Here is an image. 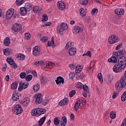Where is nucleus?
<instances>
[{"label":"nucleus","instance_id":"nucleus-1","mask_svg":"<svg viewBox=\"0 0 126 126\" xmlns=\"http://www.w3.org/2000/svg\"><path fill=\"white\" fill-rule=\"evenodd\" d=\"M125 86H126V80L125 78L122 77L120 80L118 81L115 85L116 91L120 92L121 90L124 89Z\"/></svg>","mask_w":126,"mask_h":126},{"label":"nucleus","instance_id":"nucleus-2","mask_svg":"<svg viewBox=\"0 0 126 126\" xmlns=\"http://www.w3.org/2000/svg\"><path fill=\"white\" fill-rule=\"evenodd\" d=\"M67 28H68V26H67V24L64 23H62L60 25H58L57 26V33L60 35H63V33L64 30H66Z\"/></svg>","mask_w":126,"mask_h":126},{"label":"nucleus","instance_id":"nucleus-3","mask_svg":"<svg viewBox=\"0 0 126 126\" xmlns=\"http://www.w3.org/2000/svg\"><path fill=\"white\" fill-rule=\"evenodd\" d=\"M11 29L13 33L16 35L19 32H20V31L22 30V26L19 24L16 23L12 26Z\"/></svg>","mask_w":126,"mask_h":126},{"label":"nucleus","instance_id":"nucleus-4","mask_svg":"<svg viewBox=\"0 0 126 126\" xmlns=\"http://www.w3.org/2000/svg\"><path fill=\"white\" fill-rule=\"evenodd\" d=\"M12 112L14 114L16 115H19L23 112V110H22V107H21V105L20 104H18L14 106L12 108Z\"/></svg>","mask_w":126,"mask_h":126},{"label":"nucleus","instance_id":"nucleus-5","mask_svg":"<svg viewBox=\"0 0 126 126\" xmlns=\"http://www.w3.org/2000/svg\"><path fill=\"white\" fill-rule=\"evenodd\" d=\"M119 41H120V38L115 34L111 35L108 38V43L109 44H115V43H118Z\"/></svg>","mask_w":126,"mask_h":126},{"label":"nucleus","instance_id":"nucleus-6","mask_svg":"<svg viewBox=\"0 0 126 126\" xmlns=\"http://www.w3.org/2000/svg\"><path fill=\"white\" fill-rule=\"evenodd\" d=\"M118 59H119V52H114L113 53V56L108 59V62L109 63H116L118 62Z\"/></svg>","mask_w":126,"mask_h":126},{"label":"nucleus","instance_id":"nucleus-7","mask_svg":"<svg viewBox=\"0 0 126 126\" xmlns=\"http://www.w3.org/2000/svg\"><path fill=\"white\" fill-rule=\"evenodd\" d=\"M116 64H115L113 68V71L116 73L120 72L123 70V69H125V67L123 66H121L120 63H117L116 62Z\"/></svg>","mask_w":126,"mask_h":126},{"label":"nucleus","instance_id":"nucleus-8","mask_svg":"<svg viewBox=\"0 0 126 126\" xmlns=\"http://www.w3.org/2000/svg\"><path fill=\"white\" fill-rule=\"evenodd\" d=\"M117 63L120 64L121 66H123L125 68L126 65V57L125 56L120 57V58L118 59Z\"/></svg>","mask_w":126,"mask_h":126},{"label":"nucleus","instance_id":"nucleus-9","mask_svg":"<svg viewBox=\"0 0 126 126\" xmlns=\"http://www.w3.org/2000/svg\"><path fill=\"white\" fill-rule=\"evenodd\" d=\"M6 61L8 63L11 65L12 68H14V69H16V68H17V64L14 63L13 59L11 58H7Z\"/></svg>","mask_w":126,"mask_h":126},{"label":"nucleus","instance_id":"nucleus-10","mask_svg":"<svg viewBox=\"0 0 126 126\" xmlns=\"http://www.w3.org/2000/svg\"><path fill=\"white\" fill-rule=\"evenodd\" d=\"M14 14V9L11 8L7 11L6 13V19H10Z\"/></svg>","mask_w":126,"mask_h":126},{"label":"nucleus","instance_id":"nucleus-11","mask_svg":"<svg viewBox=\"0 0 126 126\" xmlns=\"http://www.w3.org/2000/svg\"><path fill=\"white\" fill-rule=\"evenodd\" d=\"M40 47L38 46H36L33 49L32 54L35 57H38L40 55Z\"/></svg>","mask_w":126,"mask_h":126},{"label":"nucleus","instance_id":"nucleus-12","mask_svg":"<svg viewBox=\"0 0 126 126\" xmlns=\"http://www.w3.org/2000/svg\"><path fill=\"white\" fill-rule=\"evenodd\" d=\"M57 6L60 10H64L65 9V4L62 1H59L57 2Z\"/></svg>","mask_w":126,"mask_h":126},{"label":"nucleus","instance_id":"nucleus-13","mask_svg":"<svg viewBox=\"0 0 126 126\" xmlns=\"http://www.w3.org/2000/svg\"><path fill=\"white\" fill-rule=\"evenodd\" d=\"M29 103H30V99H29L28 97H27L23 99L21 102V104L23 107H27V106L29 105Z\"/></svg>","mask_w":126,"mask_h":126},{"label":"nucleus","instance_id":"nucleus-14","mask_svg":"<svg viewBox=\"0 0 126 126\" xmlns=\"http://www.w3.org/2000/svg\"><path fill=\"white\" fill-rule=\"evenodd\" d=\"M68 104V98H64L63 99L61 100L59 103V106H64L65 105H67Z\"/></svg>","mask_w":126,"mask_h":126},{"label":"nucleus","instance_id":"nucleus-15","mask_svg":"<svg viewBox=\"0 0 126 126\" xmlns=\"http://www.w3.org/2000/svg\"><path fill=\"white\" fill-rule=\"evenodd\" d=\"M81 32V28L79 26H74L73 28V32L74 34H77Z\"/></svg>","mask_w":126,"mask_h":126},{"label":"nucleus","instance_id":"nucleus-16","mask_svg":"<svg viewBox=\"0 0 126 126\" xmlns=\"http://www.w3.org/2000/svg\"><path fill=\"white\" fill-rule=\"evenodd\" d=\"M12 98L13 101H18L19 100V94L17 92H14L13 93Z\"/></svg>","mask_w":126,"mask_h":126},{"label":"nucleus","instance_id":"nucleus-17","mask_svg":"<svg viewBox=\"0 0 126 126\" xmlns=\"http://www.w3.org/2000/svg\"><path fill=\"white\" fill-rule=\"evenodd\" d=\"M75 54H76V48L71 47L69 49V55H70V56H75Z\"/></svg>","mask_w":126,"mask_h":126},{"label":"nucleus","instance_id":"nucleus-18","mask_svg":"<svg viewBox=\"0 0 126 126\" xmlns=\"http://www.w3.org/2000/svg\"><path fill=\"white\" fill-rule=\"evenodd\" d=\"M56 82L57 85H59V84L61 83L63 84L64 82V80L63 79V78L61 76H60L57 77V80H56Z\"/></svg>","mask_w":126,"mask_h":126},{"label":"nucleus","instance_id":"nucleus-19","mask_svg":"<svg viewBox=\"0 0 126 126\" xmlns=\"http://www.w3.org/2000/svg\"><path fill=\"white\" fill-rule=\"evenodd\" d=\"M51 46L53 48H54V47H55L54 36L52 37L51 42V41H48L47 42V47H51Z\"/></svg>","mask_w":126,"mask_h":126},{"label":"nucleus","instance_id":"nucleus-20","mask_svg":"<svg viewBox=\"0 0 126 126\" xmlns=\"http://www.w3.org/2000/svg\"><path fill=\"white\" fill-rule=\"evenodd\" d=\"M20 14L22 15V16H24V15H26L27 14V9L24 7H22L20 8Z\"/></svg>","mask_w":126,"mask_h":126},{"label":"nucleus","instance_id":"nucleus-21","mask_svg":"<svg viewBox=\"0 0 126 126\" xmlns=\"http://www.w3.org/2000/svg\"><path fill=\"white\" fill-rule=\"evenodd\" d=\"M32 116H35V117H39L40 114H39V110L38 108H35L32 110Z\"/></svg>","mask_w":126,"mask_h":126},{"label":"nucleus","instance_id":"nucleus-22","mask_svg":"<svg viewBox=\"0 0 126 126\" xmlns=\"http://www.w3.org/2000/svg\"><path fill=\"white\" fill-rule=\"evenodd\" d=\"M16 58L18 59L19 61H24V60H25V55L20 53L17 55Z\"/></svg>","mask_w":126,"mask_h":126},{"label":"nucleus","instance_id":"nucleus-23","mask_svg":"<svg viewBox=\"0 0 126 126\" xmlns=\"http://www.w3.org/2000/svg\"><path fill=\"white\" fill-rule=\"evenodd\" d=\"M10 44V40L9 39V37H6L3 41V44L4 46H9Z\"/></svg>","mask_w":126,"mask_h":126},{"label":"nucleus","instance_id":"nucleus-24","mask_svg":"<svg viewBox=\"0 0 126 126\" xmlns=\"http://www.w3.org/2000/svg\"><path fill=\"white\" fill-rule=\"evenodd\" d=\"M82 67H83V66L80 65H77L75 68V73H80V72H81V70H82Z\"/></svg>","mask_w":126,"mask_h":126},{"label":"nucleus","instance_id":"nucleus-25","mask_svg":"<svg viewBox=\"0 0 126 126\" xmlns=\"http://www.w3.org/2000/svg\"><path fill=\"white\" fill-rule=\"evenodd\" d=\"M10 51H11V49L9 48H6V49H3V52L4 53V55L5 56H9L10 55Z\"/></svg>","mask_w":126,"mask_h":126},{"label":"nucleus","instance_id":"nucleus-26","mask_svg":"<svg viewBox=\"0 0 126 126\" xmlns=\"http://www.w3.org/2000/svg\"><path fill=\"white\" fill-rule=\"evenodd\" d=\"M17 86H18V83L17 82H14L11 86V90H15L17 88Z\"/></svg>","mask_w":126,"mask_h":126},{"label":"nucleus","instance_id":"nucleus-27","mask_svg":"<svg viewBox=\"0 0 126 126\" xmlns=\"http://www.w3.org/2000/svg\"><path fill=\"white\" fill-rule=\"evenodd\" d=\"M45 121H46V117H43L42 118L40 119V120L38 121V124L39 126H43V124L45 122Z\"/></svg>","mask_w":126,"mask_h":126},{"label":"nucleus","instance_id":"nucleus-28","mask_svg":"<svg viewBox=\"0 0 126 126\" xmlns=\"http://www.w3.org/2000/svg\"><path fill=\"white\" fill-rule=\"evenodd\" d=\"M38 110L39 116H41V115H44V114L46 113V109H45L38 108Z\"/></svg>","mask_w":126,"mask_h":126},{"label":"nucleus","instance_id":"nucleus-29","mask_svg":"<svg viewBox=\"0 0 126 126\" xmlns=\"http://www.w3.org/2000/svg\"><path fill=\"white\" fill-rule=\"evenodd\" d=\"M34 65H36V66H39V65H41L42 64H44V61L40 60L39 61H36L34 63Z\"/></svg>","mask_w":126,"mask_h":126},{"label":"nucleus","instance_id":"nucleus-30","mask_svg":"<svg viewBox=\"0 0 126 126\" xmlns=\"http://www.w3.org/2000/svg\"><path fill=\"white\" fill-rule=\"evenodd\" d=\"M54 123L55 126H58V125H60V123H61V121L59 120V118H58V117H56L55 118H54Z\"/></svg>","mask_w":126,"mask_h":126},{"label":"nucleus","instance_id":"nucleus-31","mask_svg":"<svg viewBox=\"0 0 126 126\" xmlns=\"http://www.w3.org/2000/svg\"><path fill=\"white\" fill-rule=\"evenodd\" d=\"M42 101H43V98L42 97H36V104L39 105V104H41L42 103Z\"/></svg>","mask_w":126,"mask_h":126},{"label":"nucleus","instance_id":"nucleus-32","mask_svg":"<svg viewBox=\"0 0 126 126\" xmlns=\"http://www.w3.org/2000/svg\"><path fill=\"white\" fill-rule=\"evenodd\" d=\"M33 89L34 92H37V91H39V89H40V85L38 84L34 85L33 87Z\"/></svg>","mask_w":126,"mask_h":126},{"label":"nucleus","instance_id":"nucleus-33","mask_svg":"<svg viewBox=\"0 0 126 126\" xmlns=\"http://www.w3.org/2000/svg\"><path fill=\"white\" fill-rule=\"evenodd\" d=\"M83 89L87 93H89V88H88V86L86 85H83Z\"/></svg>","mask_w":126,"mask_h":126},{"label":"nucleus","instance_id":"nucleus-34","mask_svg":"<svg viewBox=\"0 0 126 126\" xmlns=\"http://www.w3.org/2000/svg\"><path fill=\"white\" fill-rule=\"evenodd\" d=\"M126 100V91H125L121 96V101L122 102H125Z\"/></svg>","mask_w":126,"mask_h":126},{"label":"nucleus","instance_id":"nucleus-35","mask_svg":"<svg viewBox=\"0 0 126 126\" xmlns=\"http://www.w3.org/2000/svg\"><path fill=\"white\" fill-rule=\"evenodd\" d=\"M48 20V16L46 14H43V18L41 20L42 22H45Z\"/></svg>","mask_w":126,"mask_h":126},{"label":"nucleus","instance_id":"nucleus-36","mask_svg":"<svg viewBox=\"0 0 126 126\" xmlns=\"http://www.w3.org/2000/svg\"><path fill=\"white\" fill-rule=\"evenodd\" d=\"M47 78L45 77L44 76H41V83H43V84L46 83V82H47Z\"/></svg>","mask_w":126,"mask_h":126},{"label":"nucleus","instance_id":"nucleus-37","mask_svg":"<svg viewBox=\"0 0 126 126\" xmlns=\"http://www.w3.org/2000/svg\"><path fill=\"white\" fill-rule=\"evenodd\" d=\"M22 85L24 88V89H26L28 86H29V83L27 82H24L23 84H22Z\"/></svg>","mask_w":126,"mask_h":126},{"label":"nucleus","instance_id":"nucleus-38","mask_svg":"<svg viewBox=\"0 0 126 126\" xmlns=\"http://www.w3.org/2000/svg\"><path fill=\"white\" fill-rule=\"evenodd\" d=\"M76 94V92L75 90H72L71 92H69V97L70 98H72L74 96V94Z\"/></svg>","mask_w":126,"mask_h":126},{"label":"nucleus","instance_id":"nucleus-39","mask_svg":"<svg viewBox=\"0 0 126 126\" xmlns=\"http://www.w3.org/2000/svg\"><path fill=\"white\" fill-rule=\"evenodd\" d=\"M97 77L100 82H103V76L102 75V73H98L97 75Z\"/></svg>","mask_w":126,"mask_h":126},{"label":"nucleus","instance_id":"nucleus-40","mask_svg":"<svg viewBox=\"0 0 126 126\" xmlns=\"http://www.w3.org/2000/svg\"><path fill=\"white\" fill-rule=\"evenodd\" d=\"M80 13L81 16H85L86 15V14L84 12V9L83 8L80 9Z\"/></svg>","mask_w":126,"mask_h":126},{"label":"nucleus","instance_id":"nucleus-41","mask_svg":"<svg viewBox=\"0 0 126 126\" xmlns=\"http://www.w3.org/2000/svg\"><path fill=\"white\" fill-rule=\"evenodd\" d=\"M16 5H18V6H19V5H21L22 3H23V0H17L16 1Z\"/></svg>","mask_w":126,"mask_h":126},{"label":"nucleus","instance_id":"nucleus-42","mask_svg":"<svg viewBox=\"0 0 126 126\" xmlns=\"http://www.w3.org/2000/svg\"><path fill=\"white\" fill-rule=\"evenodd\" d=\"M119 54L120 56H122V57H124L125 54H126L125 50H121L119 51Z\"/></svg>","mask_w":126,"mask_h":126},{"label":"nucleus","instance_id":"nucleus-43","mask_svg":"<svg viewBox=\"0 0 126 126\" xmlns=\"http://www.w3.org/2000/svg\"><path fill=\"white\" fill-rule=\"evenodd\" d=\"M87 4H88V0H82L81 1V4L82 5H86Z\"/></svg>","mask_w":126,"mask_h":126},{"label":"nucleus","instance_id":"nucleus-44","mask_svg":"<svg viewBox=\"0 0 126 126\" xmlns=\"http://www.w3.org/2000/svg\"><path fill=\"white\" fill-rule=\"evenodd\" d=\"M75 76V73L74 72L70 73L69 74V78H70V79H71L72 80H73V78H74Z\"/></svg>","mask_w":126,"mask_h":126},{"label":"nucleus","instance_id":"nucleus-45","mask_svg":"<svg viewBox=\"0 0 126 126\" xmlns=\"http://www.w3.org/2000/svg\"><path fill=\"white\" fill-rule=\"evenodd\" d=\"M24 88H23V86H22V82H20L19 83V86L18 88V91H22Z\"/></svg>","mask_w":126,"mask_h":126},{"label":"nucleus","instance_id":"nucleus-46","mask_svg":"<svg viewBox=\"0 0 126 126\" xmlns=\"http://www.w3.org/2000/svg\"><path fill=\"white\" fill-rule=\"evenodd\" d=\"M110 117L111 119H115L116 118V112H111L110 113Z\"/></svg>","mask_w":126,"mask_h":126},{"label":"nucleus","instance_id":"nucleus-47","mask_svg":"<svg viewBox=\"0 0 126 126\" xmlns=\"http://www.w3.org/2000/svg\"><path fill=\"white\" fill-rule=\"evenodd\" d=\"M26 80L27 81H30L31 80H32V75H28L26 77Z\"/></svg>","mask_w":126,"mask_h":126},{"label":"nucleus","instance_id":"nucleus-48","mask_svg":"<svg viewBox=\"0 0 126 126\" xmlns=\"http://www.w3.org/2000/svg\"><path fill=\"white\" fill-rule=\"evenodd\" d=\"M85 20L86 22V23H89L90 21H91V18H90V16L86 17L85 18Z\"/></svg>","mask_w":126,"mask_h":126},{"label":"nucleus","instance_id":"nucleus-49","mask_svg":"<svg viewBox=\"0 0 126 126\" xmlns=\"http://www.w3.org/2000/svg\"><path fill=\"white\" fill-rule=\"evenodd\" d=\"M62 122H63V124L66 125V123H67V120H66V117L63 116L62 118Z\"/></svg>","mask_w":126,"mask_h":126},{"label":"nucleus","instance_id":"nucleus-50","mask_svg":"<svg viewBox=\"0 0 126 126\" xmlns=\"http://www.w3.org/2000/svg\"><path fill=\"white\" fill-rule=\"evenodd\" d=\"M119 92H114L112 95L113 99H115V98H116V97H117L118 95H119Z\"/></svg>","mask_w":126,"mask_h":126},{"label":"nucleus","instance_id":"nucleus-51","mask_svg":"<svg viewBox=\"0 0 126 126\" xmlns=\"http://www.w3.org/2000/svg\"><path fill=\"white\" fill-rule=\"evenodd\" d=\"M41 41L43 42L44 43L47 42L48 41V37H46V36H43L41 38Z\"/></svg>","mask_w":126,"mask_h":126},{"label":"nucleus","instance_id":"nucleus-52","mask_svg":"<svg viewBox=\"0 0 126 126\" xmlns=\"http://www.w3.org/2000/svg\"><path fill=\"white\" fill-rule=\"evenodd\" d=\"M80 107V105L78 104L77 103L75 104L74 109L75 110V111H78Z\"/></svg>","mask_w":126,"mask_h":126},{"label":"nucleus","instance_id":"nucleus-53","mask_svg":"<svg viewBox=\"0 0 126 126\" xmlns=\"http://www.w3.org/2000/svg\"><path fill=\"white\" fill-rule=\"evenodd\" d=\"M38 10H39V7L38 6L33 7V11L34 13H37V12H38Z\"/></svg>","mask_w":126,"mask_h":126},{"label":"nucleus","instance_id":"nucleus-54","mask_svg":"<svg viewBox=\"0 0 126 126\" xmlns=\"http://www.w3.org/2000/svg\"><path fill=\"white\" fill-rule=\"evenodd\" d=\"M20 78L22 79L25 78V76H26V72H22L20 74Z\"/></svg>","mask_w":126,"mask_h":126},{"label":"nucleus","instance_id":"nucleus-55","mask_svg":"<svg viewBox=\"0 0 126 126\" xmlns=\"http://www.w3.org/2000/svg\"><path fill=\"white\" fill-rule=\"evenodd\" d=\"M25 35L26 36L27 40H29V39H30V37H31V35H30V33H25Z\"/></svg>","mask_w":126,"mask_h":126},{"label":"nucleus","instance_id":"nucleus-56","mask_svg":"<svg viewBox=\"0 0 126 126\" xmlns=\"http://www.w3.org/2000/svg\"><path fill=\"white\" fill-rule=\"evenodd\" d=\"M96 12H98V9L97 8H94V9H93L92 10V14H95V13H96Z\"/></svg>","mask_w":126,"mask_h":126},{"label":"nucleus","instance_id":"nucleus-57","mask_svg":"<svg viewBox=\"0 0 126 126\" xmlns=\"http://www.w3.org/2000/svg\"><path fill=\"white\" fill-rule=\"evenodd\" d=\"M7 68V65L6 64V63H4V67L2 68V71H5Z\"/></svg>","mask_w":126,"mask_h":126},{"label":"nucleus","instance_id":"nucleus-58","mask_svg":"<svg viewBox=\"0 0 126 126\" xmlns=\"http://www.w3.org/2000/svg\"><path fill=\"white\" fill-rule=\"evenodd\" d=\"M120 11H121V9H119V8L116 9L115 10V12L116 14H118V15H120Z\"/></svg>","mask_w":126,"mask_h":126},{"label":"nucleus","instance_id":"nucleus-59","mask_svg":"<svg viewBox=\"0 0 126 126\" xmlns=\"http://www.w3.org/2000/svg\"><path fill=\"white\" fill-rule=\"evenodd\" d=\"M49 102H50V99H44L43 104L44 105H47V104H48V103H49Z\"/></svg>","mask_w":126,"mask_h":126},{"label":"nucleus","instance_id":"nucleus-60","mask_svg":"<svg viewBox=\"0 0 126 126\" xmlns=\"http://www.w3.org/2000/svg\"><path fill=\"white\" fill-rule=\"evenodd\" d=\"M86 55H87V56L89 57V58H91V57L92 56L91 54V51H87Z\"/></svg>","mask_w":126,"mask_h":126},{"label":"nucleus","instance_id":"nucleus-61","mask_svg":"<svg viewBox=\"0 0 126 126\" xmlns=\"http://www.w3.org/2000/svg\"><path fill=\"white\" fill-rule=\"evenodd\" d=\"M122 47H123V44H120L117 46V47L116 48V50H120V49H121V48H122Z\"/></svg>","mask_w":126,"mask_h":126},{"label":"nucleus","instance_id":"nucleus-62","mask_svg":"<svg viewBox=\"0 0 126 126\" xmlns=\"http://www.w3.org/2000/svg\"><path fill=\"white\" fill-rule=\"evenodd\" d=\"M27 9L28 11H30L31 10H32V6H31V5H28L27 6Z\"/></svg>","mask_w":126,"mask_h":126},{"label":"nucleus","instance_id":"nucleus-63","mask_svg":"<svg viewBox=\"0 0 126 126\" xmlns=\"http://www.w3.org/2000/svg\"><path fill=\"white\" fill-rule=\"evenodd\" d=\"M121 126H126V118L123 120Z\"/></svg>","mask_w":126,"mask_h":126},{"label":"nucleus","instance_id":"nucleus-64","mask_svg":"<svg viewBox=\"0 0 126 126\" xmlns=\"http://www.w3.org/2000/svg\"><path fill=\"white\" fill-rule=\"evenodd\" d=\"M58 126H65V125L63 124V121H60V124Z\"/></svg>","mask_w":126,"mask_h":126}]
</instances>
